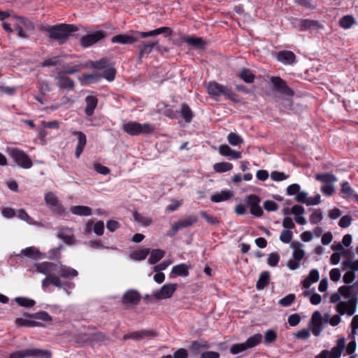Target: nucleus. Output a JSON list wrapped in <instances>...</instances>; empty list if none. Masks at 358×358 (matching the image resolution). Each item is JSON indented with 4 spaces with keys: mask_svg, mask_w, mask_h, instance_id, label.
Masks as SVG:
<instances>
[{
    "mask_svg": "<svg viewBox=\"0 0 358 358\" xmlns=\"http://www.w3.org/2000/svg\"><path fill=\"white\" fill-rule=\"evenodd\" d=\"M71 212L80 216H89L92 215V209L85 206H75L71 208Z\"/></svg>",
    "mask_w": 358,
    "mask_h": 358,
    "instance_id": "obj_36",
    "label": "nucleus"
},
{
    "mask_svg": "<svg viewBox=\"0 0 358 358\" xmlns=\"http://www.w3.org/2000/svg\"><path fill=\"white\" fill-rule=\"evenodd\" d=\"M15 301L17 303L18 305L27 308L32 307L36 303V302L33 299L25 297H17L15 298Z\"/></svg>",
    "mask_w": 358,
    "mask_h": 358,
    "instance_id": "obj_52",
    "label": "nucleus"
},
{
    "mask_svg": "<svg viewBox=\"0 0 358 358\" xmlns=\"http://www.w3.org/2000/svg\"><path fill=\"white\" fill-rule=\"evenodd\" d=\"M110 66L109 61L107 59L102 58L97 61L91 62L90 67L97 70H103Z\"/></svg>",
    "mask_w": 358,
    "mask_h": 358,
    "instance_id": "obj_44",
    "label": "nucleus"
},
{
    "mask_svg": "<svg viewBox=\"0 0 358 358\" xmlns=\"http://www.w3.org/2000/svg\"><path fill=\"white\" fill-rule=\"evenodd\" d=\"M16 257L22 258L26 257L31 259H38L41 258V253L35 247L31 246L21 250L20 254L16 255Z\"/></svg>",
    "mask_w": 358,
    "mask_h": 358,
    "instance_id": "obj_22",
    "label": "nucleus"
},
{
    "mask_svg": "<svg viewBox=\"0 0 358 358\" xmlns=\"http://www.w3.org/2000/svg\"><path fill=\"white\" fill-rule=\"evenodd\" d=\"M165 252L160 249H155L153 250L149 257V263L151 264H155L158 262L161 259H162L164 256Z\"/></svg>",
    "mask_w": 358,
    "mask_h": 358,
    "instance_id": "obj_40",
    "label": "nucleus"
},
{
    "mask_svg": "<svg viewBox=\"0 0 358 358\" xmlns=\"http://www.w3.org/2000/svg\"><path fill=\"white\" fill-rule=\"evenodd\" d=\"M270 273L267 271H263L259 274V279L256 283L257 290L264 289L269 283Z\"/></svg>",
    "mask_w": 358,
    "mask_h": 358,
    "instance_id": "obj_33",
    "label": "nucleus"
},
{
    "mask_svg": "<svg viewBox=\"0 0 358 358\" xmlns=\"http://www.w3.org/2000/svg\"><path fill=\"white\" fill-rule=\"evenodd\" d=\"M86 107L85 113L87 116H92L98 104V99L95 96L90 95L85 98Z\"/></svg>",
    "mask_w": 358,
    "mask_h": 358,
    "instance_id": "obj_28",
    "label": "nucleus"
},
{
    "mask_svg": "<svg viewBox=\"0 0 358 358\" xmlns=\"http://www.w3.org/2000/svg\"><path fill=\"white\" fill-rule=\"evenodd\" d=\"M155 129V125L150 123L141 124L137 122H129L122 125V130L131 136L150 134Z\"/></svg>",
    "mask_w": 358,
    "mask_h": 358,
    "instance_id": "obj_3",
    "label": "nucleus"
},
{
    "mask_svg": "<svg viewBox=\"0 0 358 358\" xmlns=\"http://www.w3.org/2000/svg\"><path fill=\"white\" fill-rule=\"evenodd\" d=\"M320 273L317 269L313 268L310 273L308 277L305 278L302 281V285L303 287L308 288L312 283L316 282L319 280Z\"/></svg>",
    "mask_w": 358,
    "mask_h": 358,
    "instance_id": "obj_32",
    "label": "nucleus"
},
{
    "mask_svg": "<svg viewBox=\"0 0 358 358\" xmlns=\"http://www.w3.org/2000/svg\"><path fill=\"white\" fill-rule=\"evenodd\" d=\"M237 76L246 83H253L255 78V76L252 73V71L247 68L241 69L237 73Z\"/></svg>",
    "mask_w": 358,
    "mask_h": 358,
    "instance_id": "obj_35",
    "label": "nucleus"
},
{
    "mask_svg": "<svg viewBox=\"0 0 358 358\" xmlns=\"http://www.w3.org/2000/svg\"><path fill=\"white\" fill-rule=\"evenodd\" d=\"M73 135L78 138V143L76 148L75 155L76 158H79L87 143L86 135L82 131H74Z\"/></svg>",
    "mask_w": 358,
    "mask_h": 358,
    "instance_id": "obj_20",
    "label": "nucleus"
},
{
    "mask_svg": "<svg viewBox=\"0 0 358 358\" xmlns=\"http://www.w3.org/2000/svg\"><path fill=\"white\" fill-rule=\"evenodd\" d=\"M323 218V216H322V213L320 212V210H315L311 215H310V222L313 224H318L320 223L322 220Z\"/></svg>",
    "mask_w": 358,
    "mask_h": 358,
    "instance_id": "obj_63",
    "label": "nucleus"
},
{
    "mask_svg": "<svg viewBox=\"0 0 358 358\" xmlns=\"http://www.w3.org/2000/svg\"><path fill=\"white\" fill-rule=\"evenodd\" d=\"M280 261V256L277 252H273L268 255L267 264L271 266L275 267L278 265Z\"/></svg>",
    "mask_w": 358,
    "mask_h": 358,
    "instance_id": "obj_61",
    "label": "nucleus"
},
{
    "mask_svg": "<svg viewBox=\"0 0 358 358\" xmlns=\"http://www.w3.org/2000/svg\"><path fill=\"white\" fill-rule=\"evenodd\" d=\"M8 153L10 157L23 169H30L33 163L30 157L22 150L19 148H9Z\"/></svg>",
    "mask_w": 358,
    "mask_h": 358,
    "instance_id": "obj_7",
    "label": "nucleus"
},
{
    "mask_svg": "<svg viewBox=\"0 0 358 358\" xmlns=\"http://www.w3.org/2000/svg\"><path fill=\"white\" fill-rule=\"evenodd\" d=\"M15 324L19 327H41L42 324L34 320L23 318H16Z\"/></svg>",
    "mask_w": 358,
    "mask_h": 358,
    "instance_id": "obj_42",
    "label": "nucleus"
},
{
    "mask_svg": "<svg viewBox=\"0 0 358 358\" xmlns=\"http://www.w3.org/2000/svg\"><path fill=\"white\" fill-rule=\"evenodd\" d=\"M198 222V217L194 215H188L182 219L179 220L176 222V224L180 229L183 228H187L192 226Z\"/></svg>",
    "mask_w": 358,
    "mask_h": 358,
    "instance_id": "obj_30",
    "label": "nucleus"
},
{
    "mask_svg": "<svg viewBox=\"0 0 358 358\" xmlns=\"http://www.w3.org/2000/svg\"><path fill=\"white\" fill-rule=\"evenodd\" d=\"M209 348L210 346L206 342L196 341H193L190 345V349L196 355L200 352L201 348L208 349Z\"/></svg>",
    "mask_w": 358,
    "mask_h": 358,
    "instance_id": "obj_49",
    "label": "nucleus"
},
{
    "mask_svg": "<svg viewBox=\"0 0 358 358\" xmlns=\"http://www.w3.org/2000/svg\"><path fill=\"white\" fill-rule=\"evenodd\" d=\"M292 25L300 31H308L310 33H317L324 28L318 21L309 19H295L292 22Z\"/></svg>",
    "mask_w": 358,
    "mask_h": 358,
    "instance_id": "obj_6",
    "label": "nucleus"
},
{
    "mask_svg": "<svg viewBox=\"0 0 358 358\" xmlns=\"http://www.w3.org/2000/svg\"><path fill=\"white\" fill-rule=\"evenodd\" d=\"M355 23V19L352 15L343 17L339 22L340 26L343 29H349Z\"/></svg>",
    "mask_w": 358,
    "mask_h": 358,
    "instance_id": "obj_51",
    "label": "nucleus"
},
{
    "mask_svg": "<svg viewBox=\"0 0 358 358\" xmlns=\"http://www.w3.org/2000/svg\"><path fill=\"white\" fill-rule=\"evenodd\" d=\"M103 70L104 71L102 75H100L101 78H103L109 82L114 80L116 74V70L110 66V65Z\"/></svg>",
    "mask_w": 358,
    "mask_h": 358,
    "instance_id": "obj_46",
    "label": "nucleus"
},
{
    "mask_svg": "<svg viewBox=\"0 0 358 358\" xmlns=\"http://www.w3.org/2000/svg\"><path fill=\"white\" fill-rule=\"evenodd\" d=\"M206 88L208 94L212 97H219L224 95L234 100L233 96H234V94L226 86L216 82H210L208 83Z\"/></svg>",
    "mask_w": 358,
    "mask_h": 358,
    "instance_id": "obj_8",
    "label": "nucleus"
},
{
    "mask_svg": "<svg viewBox=\"0 0 358 358\" xmlns=\"http://www.w3.org/2000/svg\"><path fill=\"white\" fill-rule=\"evenodd\" d=\"M18 22L15 25V30L17 33V36L22 38H27L25 31H33L35 29L34 23L29 19L22 17H14Z\"/></svg>",
    "mask_w": 358,
    "mask_h": 358,
    "instance_id": "obj_9",
    "label": "nucleus"
},
{
    "mask_svg": "<svg viewBox=\"0 0 358 358\" xmlns=\"http://www.w3.org/2000/svg\"><path fill=\"white\" fill-rule=\"evenodd\" d=\"M58 264L50 262H43L35 264L36 271L48 275H56L58 272Z\"/></svg>",
    "mask_w": 358,
    "mask_h": 358,
    "instance_id": "obj_16",
    "label": "nucleus"
},
{
    "mask_svg": "<svg viewBox=\"0 0 358 358\" xmlns=\"http://www.w3.org/2000/svg\"><path fill=\"white\" fill-rule=\"evenodd\" d=\"M234 196V192L231 190H222L213 194L210 196V201L214 203H219L230 199Z\"/></svg>",
    "mask_w": 358,
    "mask_h": 358,
    "instance_id": "obj_27",
    "label": "nucleus"
},
{
    "mask_svg": "<svg viewBox=\"0 0 358 358\" xmlns=\"http://www.w3.org/2000/svg\"><path fill=\"white\" fill-rule=\"evenodd\" d=\"M229 143L233 146H236L243 143V139L238 134L231 132L227 136Z\"/></svg>",
    "mask_w": 358,
    "mask_h": 358,
    "instance_id": "obj_48",
    "label": "nucleus"
},
{
    "mask_svg": "<svg viewBox=\"0 0 358 358\" xmlns=\"http://www.w3.org/2000/svg\"><path fill=\"white\" fill-rule=\"evenodd\" d=\"M55 80L57 82V85L60 89H73L74 87V81L69 78L67 76L64 75V73L57 72L55 76Z\"/></svg>",
    "mask_w": 358,
    "mask_h": 358,
    "instance_id": "obj_19",
    "label": "nucleus"
},
{
    "mask_svg": "<svg viewBox=\"0 0 358 358\" xmlns=\"http://www.w3.org/2000/svg\"><path fill=\"white\" fill-rule=\"evenodd\" d=\"M57 264L58 272H56V273H58L59 275V277L68 278L69 277H76L78 275V273L76 269L70 268L62 264Z\"/></svg>",
    "mask_w": 358,
    "mask_h": 358,
    "instance_id": "obj_26",
    "label": "nucleus"
},
{
    "mask_svg": "<svg viewBox=\"0 0 358 358\" xmlns=\"http://www.w3.org/2000/svg\"><path fill=\"white\" fill-rule=\"evenodd\" d=\"M185 42L190 45L199 48H203L204 45V42L203 39L199 37L188 36L185 39Z\"/></svg>",
    "mask_w": 358,
    "mask_h": 358,
    "instance_id": "obj_50",
    "label": "nucleus"
},
{
    "mask_svg": "<svg viewBox=\"0 0 358 358\" xmlns=\"http://www.w3.org/2000/svg\"><path fill=\"white\" fill-rule=\"evenodd\" d=\"M149 252H150L149 249L145 248L143 250H140L134 252L131 256V258H133L134 259L143 260L147 257Z\"/></svg>",
    "mask_w": 358,
    "mask_h": 358,
    "instance_id": "obj_53",
    "label": "nucleus"
},
{
    "mask_svg": "<svg viewBox=\"0 0 358 358\" xmlns=\"http://www.w3.org/2000/svg\"><path fill=\"white\" fill-rule=\"evenodd\" d=\"M41 29L48 32L49 37L57 41L59 44L65 43L72 33L78 31L76 25L63 23L53 26H43Z\"/></svg>",
    "mask_w": 358,
    "mask_h": 358,
    "instance_id": "obj_2",
    "label": "nucleus"
},
{
    "mask_svg": "<svg viewBox=\"0 0 358 358\" xmlns=\"http://www.w3.org/2000/svg\"><path fill=\"white\" fill-rule=\"evenodd\" d=\"M315 179L324 185L321 187V192L327 196H331L335 192L334 183L338 180V178L332 173H325L315 175Z\"/></svg>",
    "mask_w": 358,
    "mask_h": 358,
    "instance_id": "obj_4",
    "label": "nucleus"
},
{
    "mask_svg": "<svg viewBox=\"0 0 358 358\" xmlns=\"http://www.w3.org/2000/svg\"><path fill=\"white\" fill-rule=\"evenodd\" d=\"M341 192L345 194V198L349 199L350 198H354V194L357 193L353 190V189L350 187L349 182L348 181H345L341 185Z\"/></svg>",
    "mask_w": 358,
    "mask_h": 358,
    "instance_id": "obj_45",
    "label": "nucleus"
},
{
    "mask_svg": "<svg viewBox=\"0 0 358 358\" xmlns=\"http://www.w3.org/2000/svg\"><path fill=\"white\" fill-rule=\"evenodd\" d=\"M277 59L285 65H292L296 62V55L289 50L280 51L277 54Z\"/></svg>",
    "mask_w": 358,
    "mask_h": 358,
    "instance_id": "obj_21",
    "label": "nucleus"
},
{
    "mask_svg": "<svg viewBox=\"0 0 358 358\" xmlns=\"http://www.w3.org/2000/svg\"><path fill=\"white\" fill-rule=\"evenodd\" d=\"M233 169V164L229 162H218L213 165V169L217 173H224L231 171Z\"/></svg>",
    "mask_w": 358,
    "mask_h": 358,
    "instance_id": "obj_41",
    "label": "nucleus"
},
{
    "mask_svg": "<svg viewBox=\"0 0 358 358\" xmlns=\"http://www.w3.org/2000/svg\"><path fill=\"white\" fill-rule=\"evenodd\" d=\"M157 334L150 329H142L137 331L131 332L124 335L122 339L124 341L132 339L136 341H139L145 338H152L157 336Z\"/></svg>",
    "mask_w": 358,
    "mask_h": 358,
    "instance_id": "obj_14",
    "label": "nucleus"
},
{
    "mask_svg": "<svg viewBox=\"0 0 358 358\" xmlns=\"http://www.w3.org/2000/svg\"><path fill=\"white\" fill-rule=\"evenodd\" d=\"M293 234L290 230L284 229L280 235V240L284 243H289L292 239Z\"/></svg>",
    "mask_w": 358,
    "mask_h": 358,
    "instance_id": "obj_58",
    "label": "nucleus"
},
{
    "mask_svg": "<svg viewBox=\"0 0 358 358\" xmlns=\"http://www.w3.org/2000/svg\"><path fill=\"white\" fill-rule=\"evenodd\" d=\"M345 346V338L344 337L340 338L337 341L336 345L331 348L329 352L330 358H339L342 354Z\"/></svg>",
    "mask_w": 358,
    "mask_h": 358,
    "instance_id": "obj_29",
    "label": "nucleus"
},
{
    "mask_svg": "<svg viewBox=\"0 0 358 358\" xmlns=\"http://www.w3.org/2000/svg\"><path fill=\"white\" fill-rule=\"evenodd\" d=\"M248 350L245 343L234 344L230 348V352L232 355H237Z\"/></svg>",
    "mask_w": 358,
    "mask_h": 358,
    "instance_id": "obj_62",
    "label": "nucleus"
},
{
    "mask_svg": "<svg viewBox=\"0 0 358 358\" xmlns=\"http://www.w3.org/2000/svg\"><path fill=\"white\" fill-rule=\"evenodd\" d=\"M45 201L49 206H51L53 213L58 215H62L65 212V208L59 203L58 198L55 194L49 192L45 195Z\"/></svg>",
    "mask_w": 358,
    "mask_h": 358,
    "instance_id": "obj_13",
    "label": "nucleus"
},
{
    "mask_svg": "<svg viewBox=\"0 0 358 358\" xmlns=\"http://www.w3.org/2000/svg\"><path fill=\"white\" fill-rule=\"evenodd\" d=\"M263 206L264 209L268 212L276 211L278 209L277 203L271 200H266L264 202Z\"/></svg>",
    "mask_w": 358,
    "mask_h": 358,
    "instance_id": "obj_64",
    "label": "nucleus"
},
{
    "mask_svg": "<svg viewBox=\"0 0 358 358\" xmlns=\"http://www.w3.org/2000/svg\"><path fill=\"white\" fill-rule=\"evenodd\" d=\"M219 154L222 156L229 157L230 159H238L241 158V152L231 149L227 145H221L219 147Z\"/></svg>",
    "mask_w": 358,
    "mask_h": 358,
    "instance_id": "obj_25",
    "label": "nucleus"
},
{
    "mask_svg": "<svg viewBox=\"0 0 358 358\" xmlns=\"http://www.w3.org/2000/svg\"><path fill=\"white\" fill-rule=\"evenodd\" d=\"M271 82L273 85V88L276 92L288 96L294 95L293 90L287 85L286 82L278 76H272Z\"/></svg>",
    "mask_w": 358,
    "mask_h": 358,
    "instance_id": "obj_11",
    "label": "nucleus"
},
{
    "mask_svg": "<svg viewBox=\"0 0 358 358\" xmlns=\"http://www.w3.org/2000/svg\"><path fill=\"white\" fill-rule=\"evenodd\" d=\"M342 265L344 268L350 269V271L354 272L355 273L356 271H358V259L355 261L352 260H345L343 261Z\"/></svg>",
    "mask_w": 358,
    "mask_h": 358,
    "instance_id": "obj_55",
    "label": "nucleus"
},
{
    "mask_svg": "<svg viewBox=\"0 0 358 358\" xmlns=\"http://www.w3.org/2000/svg\"><path fill=\"white\" fill-rule=\"evenodd\" d=\"M172 30L168 27H162L149 31H138L136 35L141 38L153 37L162 34H168L171 35Z\"/></svg>",
    "mask_w": 358,
    "mask_h": 358,
    "instance_id": "obj_23",
    "label": "nucleus"
},
{
    "mask_svg": "<svg viewBox=\"0 0 358 358\" xmlns=\"http://www.w3.org/2000/svg\"><path fill=\"white\" fill-rule=\"evenodd\" d=\"M134 217L137 222H140L144 226H150L152 224V220L148 217L143 216L137 213H134Z\"/></svg>",
    "mask_w": 358,
    "mask_h": 358,
    "instance_id": "obj_59",
    "label": "nucleus"
},
{
    "mask_svg": "<svg viewBox=\"0 0 358 358\" xmlns=\"http://www.w3.org/2000/svg\"><path fill=\"white\" fill-rule=\"evenodd\" d=\"M262 341V336L260 334H256L249 337L245 342L248 349L252 348L259 345Z\"/></svg>",
    "mask_w": 358,
    "mask_h": 358,
    "instance_id": "obj_39",
    "label": "nucleus"
},
{
    "mask_svg": "<svg viewBox=\"0 0 358 358\" xmlns=\"http://www.w3.org/2000/svg\"><path fill=\"white\" fill-rule=\"evenodd\" d=\"M292 246L293 248L292 257L294 259L301 262L305 255V252L301 248V243L299 242H293Z\"/></svg>",
    "mask_w": 358,
    "mask_h": 358,
    "instance_id": "obj_34",
    "label": "nucleus"
},
{
    "mask_svg": "<svg viewBox=\"0 0 358 358\" xmlns=\"http://www.w3.org/2000/svg\"><path fill=\"white\" fill-rule=\"evenodd\" d=\"M50 357L51 352L47 350L31 348L13 352L10 354L8 358H50Z\"/></svg>",
    "mask_w": 358,
    "mask_h": 358,
    "instance_id": "obj_5",
    "label": "nucleus"
},
{
    "mask_svg": "<svg viewBox=\"0 0 358 358\" xmlns=\"http://www.w3.org/2000/svg\"><path fill=\"white\" fill-rule=\"evenodd\" d=\"M141 301L139 292L135 289H129L122 296V303L127 306H134Z\"/></svg>",
    "mask_w": 358,
    "mask_h": 358,
    "instance_id": "obj_18",
    "label": "nucleus"
},
{
    "mask_svg": "<svg viewBox=\"0 0 358 358\" xmlns=\"http://www.w3.org/2000/svg\"><path fill=\"white\" fill-rule=\"evenodd\" d=\"M311 331L314 336H318L323 330L322 315L317 310L313 313L310 320Z\"/></svg>",
    "mask_w": 358,
    "mask_h": 358,
    "instance_id": "obj_17",
    "label": "nucleus"
},
{
    "mask_svg": "<svg viewBox=\"0 0 358 358\" xmlns=\"http://www.w3.org/2000/svg\"><path fill=\"white\" fill-rule=\"evenodd\" d=\"M260 201V198L256 194H250L247 196L246 203L250 208V213L257 217H262L264 213L259 206Z\"/></svg>",
    "mask_w": 358,
    "mask_h": 358,
    "instance_id": "obj_12",
    "label": "nucleus"
},
{
    "mask_svg": "<svg viewBox=\"0 0 358 358\" xmlns=\"http://www.w3.org/2000/svg\"><path fill=\"white\" fill-rule=\"evenodd\" d=\"M138 41V36L129 34H117L112 37L113 43L132 44Z\"/></svg>",
    "mask_w": 358,
    "mask_h": 358,
    "instance_id": "obj_24",
    "label": "nucleus"
},
{
    "mask_svg": "<svg viewBox=\"0 0 358 358\" xmlns=\"http://www.w3.org/2000/svg\"><path fill=\"white\" fill-rule=\"evenodd\" d=\"M277 338L276 332L273 329H268L264 334V342L266 343H271L275 341Z\"/></svg>",
    "mask_w": 358,
    "mask_h": 358,
    "instance_id": "obj_60",
    "label": "nucleus"
},
{
    "mask_svg": "<svg viewBox=\"0 0 358 358\" xmlns=\"http://www.w3.org/2000/svg\"><path fill=\"white\" fill-rule=\"evenodd\" d=\"M338 292L344 298L348 300L337 303L336 307V311L341 315H353L357 310L358 303V280L350 286H341L338 288Z\"/></svg>",
    "mask_w": 358,
    "mask_h": 358,
    "instance_id": "obj_1",
    "label": "nucleus"
},
{
    "mask_svg": "<svg viewBox=\"0 0 358 358\" xmlns=\"http://www.w3.org/2000/svg\"><path fill=\"white\" fill-rule=\"evenodd\" d=\"M100 79L101 76L99 74H83L82 76V81L86 84L98 82Z\"/></svg>",
    "mask_w": 358,
    "mask_h": 358,
    "instance_id": "obj_54",
    "label": "nucleus"
},
{
    "mask_svg": "<svg viewBox=\"0 0 358 358\" xmlns=\"http://www.w3.org/2000/svg\"><path fill=\"white\" fill-rule=\"evenodd\" d=\"M50 285H52L55 287L59 285V275L50 274L46 275V277L41 282V286L43 289H45Z\"/></svg>",
    "mask_w": 358,
    "mask_h": 358,
    "instance_id": "obj_37",
    "label": "nucleus"
},
{
    "mask_svg": "<svg viewBox=\"0 0 358 358\" xmlns=\"http://www.w3.org/2000/svg\"><path fill=\"white\" fill-rule=\"evenodd\" d=\"M180 113L182 118L185 120V122L189 123L192 122L193 113L187 103H182L180 109Z\"/></svg>",
    "mask_w": 358,
    "mask_h": 358,
    "instance_id": "obj_38",
    "label": "nucleus"
},
{
    "mask_svg": "<svg viewBox=\"0 0 358 358\" xmlns=\"http://www.w3.org/2000/svg\"><path fill=\"white\" fill-rule=\"evenodd\" d=\"M199 214L202 216V217L203 219H205V220L208 223H209L212 225H215V224H217L218 223H220V220L217 217L209 215L206 211L201 210L199 212Z\"/></svg>",
    "mask_w": 358,
    "mask_h": 358,
    "instance_id": "obj_56",
    "label": "nucleus"
},
{
    "mask_svg": "<svg viewBox=\"0 0 358 358\" xmlns=\"http://www.w3.org/2000/svg\"><path fill=\"white\" fill-rule=\"evenodd\" d=\"M157 45V40H154L148 43H143L142 45L138 46L139 50V58L141 59L144 55H149L155 45Z\"/></svg>",
    "mask_w": 358,
    "mask_h": 358,
    "instance_id": "obj_31",
    "label": "nucleus"
},
{
    "mask_svg": "<svg viewBox=\"0 0 358 358\" xmlns=\"http://www.w3.org/2000/svg\"><path fill=\"white\" fill-rule=\"evenodd\" d=\"M171 273L180 276H187L189 274L187 266L185 264L174 266L171 269Z\"/></svg>",
    "mask_w": 358,
    "mask_h": 358,
    "instance_id": "obj_43",
    "label": "nucleus"
},
{
    "mask_svg": "<svg viewBox=\"0 0 358 358\" xmlns=\"http://www.w3.org/2000/svg\"><path fill=\"white\" fill-rule=\"evenodd\" d=\"M29 317L40 320L44 322L52 321V317L45 311H40L34 314L27 315Z\"/></svg>",
    "mask_w": 358,
    "mask_h": 358,
    "instance_id": "obj_47",
    "label": "nucleus"
},
{
    "mask_svg": "<svg viewBox=\"0 0 358 358\" xmlns=\"http://www.w3.org/2000/svg\"><path fill=\"white\" fill-rule=\"evenodd\" d=\"M177 287L178 284L176 283L165 284L154 293V296L157 299H169L176 292Z\"/></svg>",
    "mask_w": 358,
    "mask_h": 358,
    "instance_id": "obj_15",
    "label": "nucleus"
},
{
    "mask_svg": "<svg viewBox=\"0 0 358 358\" xmlns=\"http://www.w3.org/2000/svg\"><path fill=\"white\" fill-rule=\"evenodd\" d=\"M105 37L106 33L102 30L90 31L80 38V44L83 48H88L101 41Z\"/></svg>",
    "mask_w": 358,
    "mask_h": 358,
    "instance_id": "obj_10",
    "label": "nucleus"
},
{
    "mask_svg": "<svg viewBox=\"0 0 358 358\" xmlns=\"http://www.w3.org/2000/svg\"><path fill=\"white\" fill-rule=\"evenodd\" d=\"M295 298L296 297L294 294H289L280 299L278 303L282 307H288L294 302Z\"/></svg>",
    "mask_w": 358,
    "mask_h": 358,
    "instance_id": "obj_57",
    "label": "nucleus"
}]
</instances>
